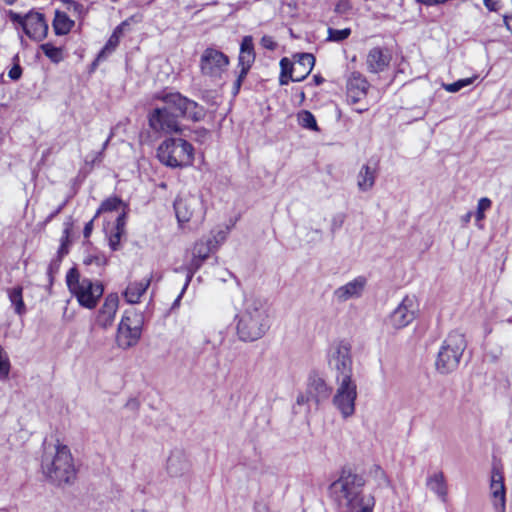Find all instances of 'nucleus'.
<instances>
[{"label":"nucleus","instance_id":"obj_53","mask_svg":"<svg viewBox=\"0 0 512 512\" xmlns=\"http://www.w3.org/2000/svg\"><path fill=\"white\" fill-rule=\"evenodd\" d=\"M247 74H242V70H240V73L238 75V78L236 79V81L234 82V94H237L240 90V87H241V84H242V81L244 80V78L246 77Z\"/></svg>","mask_w":512,"mask_h":512},{"label":"nucleus","instance_id":"obj_26","mask_svg":"<svg viewBox=\"0 0 512 512\" xmlns=\"http://www.w3.org/2000/svg\"><path fill=\"white\" fill-rule=\"evenodd\" d=\"M315 64V57L310 53H302L298 59L292 63V72L296 76H303V79L312 71Z\"/></svg>","mask_w":512,"mask_h":512},{"label":"nucleus","instance_id":"obj_31","mask_svg":"<svg viewBox=\"0 0 512 512\" xmlns=\"http://www.w3.org/2000/svg\"><path fill=\"white\" fill-rule=\"evenodd\" d=\"M121 206H122L121 199H119L117 197L108 198V199H106L105 201L102 202V204L99 207V209L97 210L94 218L98 217L103 212H110V211H114V210H119L121 208Z\"/></svg>","mask_w":512,"mask_h":512},{"label":"nucleus","instance_id":"obj_20","mask_svg":"<svg viewBox=\"0 0 512 512\" xmlns=\"http://www.w3.org/2000/svg\"><path fill=\"white\" fill-rule=\"evenodd\" d=\"M166 470L172 477H181L190 471V461L183 451H172L167 459Z\"/></svg>","mask_w":512,"mask_h":512},{"label":"nucleus","instance_id":"obj_54","mask_svg":"<svg viewBox=\"0 0 512 512\" xmlns=\"http://www.w3.org/2000/svg\"><path fill=\"white\" fill-rule=\"evenodd\" d=\"M94 219H91L89 222L86 223L85 227H84V230H83V235L85 238H88L90 237L91 233H92V230H93V222H94Z\"/></svg>","mask_w":512,"mask_h":512},{"label":"nucleus","instance_id":"obj_28","mask_svg":"<svg viewBox=\"0 0 512 512\" xmlns=\"http://www.w3.org/2000/svg\"><path fill=\"white\" fill-rule=\"evenodd\" d=\"M74 26V21L71 20L65 12L57 10L53 20V29L56 35L68 34Z\"/></svg>","mask_w":512,"mask_h":512},{"label":"nucleus","instance_id":"obj_50","mask_svg":"<svg viewBox=\"0 0 512 512\" xmlns=\"http://www.w3.org/2000/svg\"><path fill=\"white\" fill-rule=\"evenodd\" d=\"M485 7L489 11H498L500 8V0H483Z\"/></svg>","mask_w":512,"mask_h":512},{"label":"nucleus","instance_id":"obj_27","mask_svg":"<svg viewBox=\"0 0 512 512\" xmlns=\"http://www.w3.org/2000/svg\"><path fill=\"white\" fill-rule=\"evenodd\" d=\"M427 487L434 492L442 501L447 497V485L442 472H436L427 478Z\"/></svg>","mask_w":512,"mask_h":512},{"label":"nucleus","instance_id":"obj_35","mask_svg":"<svg viewBox=\"0 0 512 512\" xmlns=\"http://www.w3.org/2000/svg\"><path fill=\"white\" fill-rule=\"evenodd\" d=\"M121 32V26H118L113 34L108 39L106 45L101 50L98 55V58L103 57L106 53L112 52L119 44V33Z\"/></svg>","mask_w":512,"mask_h":512},{"label":"nucleus","instance_id":"obj_16","mask_svg":"<svg viewBox=\"0 0 512 512\" xmlns=\"http://www.w3.org/2000/svg\"><path fill=\"white\" fill-rule=\"evenodd\" d=\"M118 305L119 299L116 294L107 295L104 303L97 312L95 325L103 330L110 328L114 323Z\"/></svg>","mask_w":512,"mask_h":512},{"label":"nucleus","instance_id":"obj_38","mask_svg":"<svg viewBox=\"0 0 512 512\" xmlns=\"http://www.w3.org/2000/svg\"><path fill=\"white\" fill-rule=\"evenodd\" d=\"M492 206V201L487 197H482L479 199L477 204V211L475 214L476 221L480 222L485 218V212L489 210Z\"/></svg>","mask_w":512,"mask_h":512},{"label":"nucleus","instance_id":"obj_58","mask_svg":"<svg viewBox=\"0 0 512 512\" xmlns=\"http://www.w3.org/2000/svg\"><path fill=\"white\" fill-rule=\"evenodd\" d=\"M6 4L12 5L16 0H4Z\"/></svg>","mask_w":512,"mask_h":512},{"label":"nucleus","instance_id":"obj_9","mask_svg":"<svg viewBox=\"0 0 512 512\" xmlns=\"http://www.w3.org/2000/svg\"><path fill=\"white\" fill-rule=\"evenodd\" d=\"M337 389L332 403L343 419L355 414V401L357 399V385L354 380L336 381Z\"/></svg>","mask_w":512,"mask_h":512},{"label":"nucleus","instance_id":"obj_17","mask_svg":"<svg viewBox=\"0 0 512 512\" xmlns=\"http://www.w3.org/2000/svg\"><path fill=\"white\" fill-rule=\"evenodd\" d=\"M490 495L495 510L497 512H505L506 490L504 477L500 469L495 466L491 473Z\"/></svg>","mask_w":512,"mask_h":512},{"label":"nucleus","instance_id":"obj_4","mask_svg":"<svg viewBox=\"0 0 512 512\" xmlns=\"http://www.w3.org/2000/svg\"><path fill=\"white\" fill-rule=\"evenodd\" d=\"M466 339L462 332L452 331L444 339L436 359V370L441 374H449L459 366L466 349Z\"/></svg>","mask_w":512,"mask_h":512},{"label":"nucleus","instance_id":"obj_59","mask_svg":"<svg viewBox=\"0 0 512 512\" xmlns=\"http://www.w3.org/2000/svg\"><path fill=\"white\" fill-rule=\"evenodd\" d=\"M111 136L103 143V149H105L110 141Z\"/></svg>","mask_w":512,"mask_h":512},{"label":"nucleus","instance_id":"obj_15","mask_svg":"<svg viewBox=\"0 0 512 512\" xmlns=\"http://www.w3.org/2000/svg\"><path fill=\"white\" fill-rule=\"evenodd\" d=\"M367 279L364 276H358L346 284L339 286L333 291V299L337 303H345L349 300L362 297Z\"/></svg>","mask_w":512,"mask_h":512},{"label":"nucleus","instance_id":"obj_34","mask_svg":"<svg viewBox=\"0 0 512 512\" xmlns=\"http://www.w3.org/2000/svg\"><path fill=\"white\" fill-rule=\"evenodd\" d=\"M298 121L303 128L315 131L318 130L316 119L314 115L309 111H301L298 114Z\"/></svg>","mask_w":512,"mask_h":512},{"label":"nucleus","instance_id":"obj_19","mask_svg":"<svg viewBox=\"0 0 512 512\" xmlns=\"http://www.w3.org/2000/svg\"><path fill=\"white\" fill-rule=\"evenodd\" d=\"M370 85L368 81L358 72H352L347 80V100L356 104L362 101L368 92Z\"/></svg>","mask_w":512,"mask_h":512},{"label":"nucleus","instance_id":"obj_45","mask_svg":"<svg viewBox=\"0 0 512 512\" xmlns=\"http://www.w3.org/2000/svg\"><path fill=\"white\" fill-rule=\"evenodd\" d=\"M261 45L268 50H274L277 46L273 38L267 35L261 38Z\"/></svg>","mask_w":512,"mask_h":512},{"label":"nucleus","instance_id":"obj_30","mask_svg":"<svg viewBox=\"0 0 512 512\" xmlns=\"http://www.w3.org/2000/svg\"><path fill=\"white\" fill-rule=\"evenodd\" d=\"M42 52L48 57L53 63H59L64 59L63 49L56 47L51 43H45L40 46Z\"/></svg>","mask_w":512,"mask_h":512},{"label":"nucleus","instance_id":"obj_24","mask_svg":"<svg viewBox=\"0 0 512 512\" xmlns=\"http://www.w3.org/2000/svg\"><path fill=\"white\" fill-rule=\"evenodd\" d=\"M307 391L308 394H310L314 399L316 404L327 398L330 394V389L326 382L317 375H312L309 377Z\"/></svg>","mask_w":512,"mask_h":512},{"label":"nucleus","instance_id":"obj_5","mask_svg":"<svg viewBox=\"0 0 512 512\" xmlns=\"http://www.w3.org/2000/svg\"><path fill=\"white\" fill-rule=\"evenodd\" d=\"M66 282L70 292L77 298L79 304L85 308L93 309L104 288L99 281L81 278L75 268H71L66 275Z\"/></svg>","mask_w":512,"mask_h":512},{"label":"nucleus","instance_id":"obj_1","mask_svg":"<svg viewBox=\"0 0 512 512\" xmlns=\"http://www.w3.org/2000/svg\"><path fill=\"white\" fill-rule=\"evenodd\" d=\"M364 481L355 474L341 476L330 486V492L338 505V512H373L375 497L363 491Z\"/></svg>","mask_w":512,"mask_h":512},{"label":"nucleus","instance_id":"obj_33","mask_svg":"<svg viewBox=\"0 0 512 512\" xmlns=\"http://www.w3.org/2000/svg\"><path fill=\"white\" fill-rule=\"evenodd\" d=\"M476 78H477V76H474V77H470V78L460 79L453 83H448V84L443 83L442 87L444 88L445 91H447L449 93H456V92L460 91L461 89H463L464 87L471 85Z\"/></svg>","mask_w":512,"mask_h":512},{"label":"nucleus","instance_id":"obj_10","mask_svg":"<svg viewBox=\"0 0 512 512\" xmlns=\"http://www.w3.org/2000/svg\"><path fill=\"white\" fill-rule=\"evenodd\" d=\"M176 217L179 222H201L205 215L202 200L191 194L179 195L174 202Z\"/></svg>","mask_w":512,"mask_h":512},{"label":"nucleus","instance_id":"obj_36","mask_svg":"<svg viewBox=\"0 0 512 512\" xmlns=\"http://www.w3.org/2000/svg\"><path fill=\"white\" fill-rule=\"evenodd\" d=\"M204 261L199 259V258H196L194 255H193V258H192V261L190 263V265L187 267V275H186V280H185V284L183 286V289H182V292L180 294V296L184 293L185 289L188 287L194 273L201 267L202 263Z\"/></svg>","mask_w":512,"mask_h":512},{"label":"nucleus","instance_id":"obj_2","mask_svg":"<svg viewBox=\"0 0 512 512\" xmlns=\"http://www.w3.org/2000/svg\"><path fill=\"white\" fill-rule=\"evenodd\" d=\"M236 318L237 335L242 341H256L262 338L270 328L267 303L258 297H245L243 308Z\"/></svg>","mask_w":512,"mask_h":512},{"label":"nucleus","instance_id":"obj_14","mask_svg":"<svg viewBox=\"0 0 512 512\" xmlns=\"http://www.w3.org/2000/svg\"><path fill=\"white\" fill-rule=\"evenodd\" d=\"M163 101L168 103L170 107H175L178 116L199 121L204 118L205 110L202 106L193 100H190L180 93H169L163 97Z\"/></svg>","mask_w":512,"mask_h":512},{"label":"nucleus","instance_id":"obj_41","mask_svg":"<svg viewBox=\"0 0 512 512\" xmlns=\"http://www.w3.org/2000/svg\"><path fill=\"white\" fill-rule=\"evenodd\" d=\"M67 9L72 12L74 15L78 17H83L85 15V8L82 4L74 1L68 0L66 1Z\"/></svg>","mask_w":512,"mask_h":512},{"label":"nucleus","instance_id":"obj_47","mask_svg":"<svg viewBox=\"0 0 512 512\" xmlns=\"http://www.w3.org/2000/svg\"><path fill=\"white\" fill-rule=\"evenodd\" d=\"M310 401H314V399L311 397L310 394H308V391H306V393H300L297 396L296 404L298 406L307 405Z\"/></svg>","mask_w":512,"mask_h":512},{"label":"nucleus","instance_id":"obj_3","mask_svg":"<svg viewBox=\"0 0 512 512\" xmlns=\"http://www.w3.org/2000/svg\"><path fill=\"white\" fill-rule=\"evenodd\" d=\"M41 469L44 476L57 485L72 484L77 475L70 449L59 442L44 446Z\"/></svg>","mask_w":512,"mask_h":512},{"label":"nucleus","instance_id":"obj_18","mask_svg":"<svg viewBox=\"0 0 512 512\" xmlns=\"http://www.w3.org/2000/svg\"><path fill=\"white\" fill-rule=\"evenodd\" d=\"M25 34L34 41H42L48 33V24L42 13L31 11L26 14Z\"/></svg>","mask_w":512,"mask_h":512},{"label":"nucleus","instance_id":"obj_48","mask_svg":"<svg viewBox=\"0 0 512 512\" xmlns=\"http://www.w3.org/2000/svg\"><path fill=\"white\" fill-rule=\"evenodd\" d=\"M22 69L19 65H14L8 72V76L12 80H18L21 77Z\"/></svg>","mask_w":512,"mask_h":512},{"label":"nucleus","instance_id":"obj_44","mask_svg":"<svg viewBox=\"0 0 512 512\" xmlns=\"http://www.w3.org/2000/svg\"><path fill=\"white\" fill-rule=\"evenodd\" d=\"M8 16H9V18H10V20L12 22L18 23L24 29L25 21H26V15L25 16H21L20 14L14 12L12 10H9L8 11Z\"/></svg>","mask_w":512,"mask_h":512},{"label":"nucleus","instance_id":"obj_8","mask_svg":"<svg viewBox=\"0 0 512 512\" xmlns=\"http://www.w3.org/2000/svg\"><path fill=\"white\" fill-rule=\"evenodd\" d=\"M143 323L142 314L132 311L125 312L117 329L118 347L128 349L135 346L141 338Z\"/></svg>","mask_w":512,"mask_h":512},{"label":"nucleus","instance_id":"obj_7","mask_svg":"<svg viewBox=\"0 0 512 512\" xmlns=\"http://www.w3.org/2000/svg\"><path fill=\"white\" fill-rule=\"evenodd\" d=\"M351 345L347 341L334 342L328 349L327 362L335 372V380H353V359Z\"/></svg>","mask_w":512,"mask_h":512},{"label":"nucleus","instance_id":"obj_25","mask_svg":"<svg viewBox=\"0 0 512 512\" xmlns=\"http://www.w3.org/2000/svg\"><path fill=\"white\" fill-rule=\"evenodd\" d=\"M377 171L369 164H364L357 174V187L362 192L371 190L375 184Z\"/></svg>","mask_w":512,"mask_h":512},{"label":"nucleus","instance_id":"obj_39","mask_svg":"<svg viewBox=\"0 0 512 512\" xmlns=\"http://www.w3.org/2000/svg\"><path fill=\"white\" fill-rule=\"evenodd\" d=\"M210 254V244L207 242L199 241L195 244L193 248V255L196 258H199L205 261Z\"/></svg>","mask_w":512,"mask_h":512},{"label":"nucleus","instance_id":"obj_21","mask_svg":"<svg viewBox=\"0 0 512 512\" xmlns=\"http://www.w3.org/2000/svg\"><path fill=\"white\" fill-rule=\"evenodd\" d=\"M152 276H147L140 281H130L123 292L124 299L129 304L140 303L141 297L146 293L151 284Z\"/></svg>","mask_w":512,"mask_h":512},{"label":"nucleus","instance_id":"obj_57","mask_svg":"<svg viewBox=\"0 0 512 512\" xmlns=\"http://www.w3.org/2000/svg\"><path fill=\"white\" fill-rule=\"evenodd\" d=\"M314 80L316 84H321L323 82V79L320 76H314Z\"/></svg>","mask_w":512,"mask_h":512},{"label":"nucleus","instance_id":"obj_6","mask_svg":"<svg viewBox=\"0 0 512 512\" xmlns=\"http://www.w3.org/2000/svg\"><path fill=\"white\" fill-rule=\"evenodd\" d=\"M193 146L182 138H169L157 149L161 163L171 168L186 167L193 161Z\"/></svg>","mask_w":512,"mask_h":512},{"label":"nucleus","instance_id":"obj_11","mask_svg":"<svg viewBox=\"0 0 512 512\" xmlns=\"http://www.w3.org/2000/svg\"><path fill=\"white\" fill-rule=\"evenodd\" d=\"M229 58L218 49L206 48L200 57V70L203 76L212 80L220 79L227 70Z\"/></svg>","mask_w":512,"mask_h":512},{"label":"nucleus","instance_id":"obj_55","mask_svg":"<svg viewBox=\"0 0 512 512\" xmlns=\"http://www.w3.org/2000/svg\"><path fill=\"white\" fill-rule=\"evenodd\" d=\"M504 23L509 31L512 32V14L504 16Z\"/></svg>","mask_w":512,"mask_h":512},{"label":"nucleus","instance_id":"obj_49","mask_svg":"<svg viewBox=\"0 0 512 512\" xmlns=\"http://www.w3.org/2000/svg\"><path fill=\"white\" fill-rule=\"evenodd\" d=\"M280 66H281V73H287V74L293 73L292 72V63L289 61V59H287V58L281 59Z\"/></svg>","mask_w":512,"mask_h":512},{"label":"nucleus","instance_id":"obj_60","mask_svg":"<svg viewBox=\"0 0 512 512\" xmlns=\"http://www.w3.org/2000/svg\"><path fill=\"white\" fill-rule=\"evenodd\" d=\"M367 110V107L365 108H357L356 111L359 112V113H362L363 111H366Z\"/></svg>","mask_w":512,"mask_h":512},{"label":"nucleus","instance_id":"obj_22","mask_svg":"<svg viewBox=\"0 0 512 512\" xmlns=\"http://www.w3.org/2000/svg\"><path fill=\"white\" fill-rule=\"evenodd\" d=\"M390 60L391 56L387 50L375 47L369 51L366 63L370 72L378 73L388 67Z\"/></svg>","mask_w":512,"mask_h":512},{"label":"nucleus","instance_id":"obj_29","mask_svg":"<svg viewBox=\"0 0 512 512\" xmlns=\"http://www.w3.org/2000/svg\"><path fill=\"white\" fill-rule=\"evenodd\" d=\"M9 299L14 305L15 312L18 315H23L26 312V307L22 296V287L17 286L8 291Z\"/></svg>","mask_w":512,"mask_h":512},{"label":"nucleus","instance_id":"obj_32","mask_svg":"<svg viewBox=\"0 0 512 512\" xmlns=\"http://www.w3.org/2000/svg\"><path fill=\"white\" fill-rule=\"evenodd\" d=\"M327 41L330 42H342L343 40L347 39L351 35V29L350 28H343V29H335L329 27L327 29Z\"/></svg>","mask_w":512,"mask_h":512},{"label":"nucleus","instance_id":"obj_46","mask_svg":"<svg viewBox=\"0 0 512 512\" xmlns=\"http://www.w3.org/2000/svg\"><path fill=\"white\" fill-rule=\"evenodd\" d=\"M125 218H126V213L124 211H122V213L116 219L115 231H119L122 233L125 232V223H126Z\"/></svg>","mask_w":512,"mask_h":512},{"label":"nucleus","instance_id":"obj_42","mask_svg":"<svg viewBox=\"0 0 512 512\" xmlns=\"http://www.w3.org/2000/svg\"><path fill=\"white\" fill-rule=\"evenodd\" d=\"M124 233L122 232H119V231H115L114 233H112L109 237V246L110 248L113 250V251H116L119 249V246H120V239H121V236L123 235Z\"/></svg>","mask_w":512,"mask_h":512},{"label":"nucleus","instance_id":"obj_12","mask_svg":"<svg viewBox=\"0 0 512 512\" xmlns=\"http://www.w3.org/2000/svg\"><path fill=\"white\" fill-rule=\"evenodd\" d=\"M178 117L175 107H170L168 103L164 102L163 107L155 108L149 114V126L155 132L177 133L180 131Z\"/></svg>","mask_w":512,"mask_h":512},{"label":"nucleus","instance_id":"obj_37","mask_svg":"<svg viewBox=\"0 0 512 512\" xmlns=\"http://www.w3.org/2000/svg\"><path fill=\"white\" fill-rule=\"evenodd\" d=\"M10 372V360L4 348L0 345V378L7 379Z\"/></svg>","mask_w":512,"mask_h":512},{"label":"nucleus","instance_id":"obj_13","mask_svg":"<svg viewBox=\"0 0 512 512\" xmlns=\"http://www.w3.org/2000/svg\"><path fill=\"white\" fill-rule=\"evenodd\" d=\"M418 302L414 295L405 296L389 315L387 324L394 329L408 326L416 317Z\"/></svg>","mask_w":512,"mask_h":512},{"label":"nucleus","instance_id":"obj_40","mask_svg":"<svg viewBox=\"0 0 512 512\" xmlns=\"http://www.w3.org/2000/svg\"><path fill=\"white\" fill-rule=\"evenodd\" d=\"M83 263L85 265H96L97 267H103L107 264V258L102 253L88 255L84 258Z\"/></svg>","mask_w":512,"mask_h":512},{"label":"nucleus","instance_id":"obj_43","mask_svg":"<svg viewBox=\"0 0 512 512\" xmlns=\"http://www.w3.org/2000/svg\"><path fill=\"white\" fill-rule=\"evenodd\" d=\"M293 74L294 73H290V74L281 73L280 78H279L280 84L287 85L289 83V81L298 82V81L303 80V76H294Z\"/></svg>","mask_w":512,"mask_h":512},{"label":"nucleus","instance_id":"obj_51","mask_svg":"<svg viewBox=\"0 0 512 512\" xmlns=\"http://www.w3.org/2000/svg\"><path fill=\"white\" fill-rule=\"evenodd\" d=\"M254 512H278L271 509L266 503L258 502L254 506Z\"/></svg>","mask_w":512,"mask_h":512},{"label":"nucleus","instance_id":"obj_56","mask_svg":"<svg viewBox=\"0 0 512 512\" xmlns=\"http://www.w3.org/2000/svg\"><path fill=\"white\" fill-rule=\"evenodd\" d=\"M471 217H472V212H471V211H469V212H467V213L462 217V222H463V223H465V224L469 223V222H470Z\"/></svg>","mask_w":512,"mask_h":512},{"label":"nucleus","instance_id":"obj_52","mask_svg":"<svg viewBox=\"0 0 512 512\" xmlns=\"http://www.w3.org/2000/svg\"><path fill=\"white\" fill-rule=\"evenodd\" d=\"M425 6H437L446 3L448 0H416Z\"/></svg>","mask_w":512,"mask_h":512},{"label":"nucleus","instance_id":"obj_23","mask_svg":"<svg viewBox=\"0 0 512 512\" xmlns=\"http://www.w3.org/2000/svg\"><path fill=\"white\" fill-rule=\"evenodd\" d=\"M255 61V52L252 36H245L242 39L239 53V66L241 67L242 74H247L252 64Z\"/></svg>","mask_w":512,"mask_h":512}]
</instances>
